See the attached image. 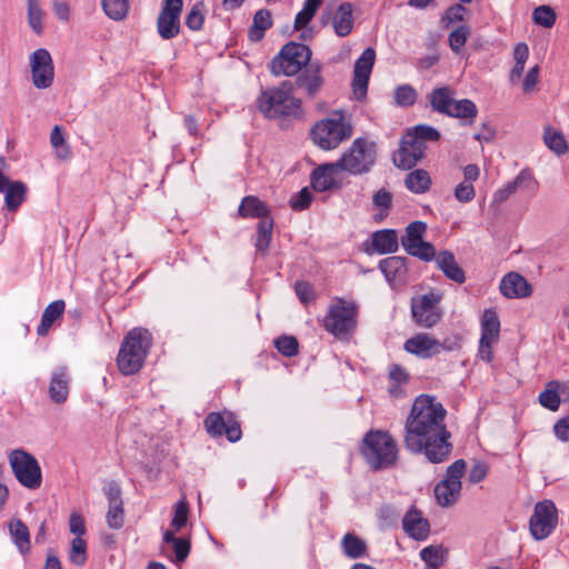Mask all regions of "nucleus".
<instances>
[{
  "label": "nucleus",
  "mask_w": 569,
  "mask_h": 569,
  "mask_svg": "<svg viewBox=\"0 0 569 569\" xmlns=\"http://www.w3.org/2000/svg\"><path fill=\"white\" fill-rule=\"evenodd\" d=\"M447 410L429 395L418 396L405 423L403 443L411 453H422L430 463L448 460L452 443L445 419Z\"/></svg>",
  "instance_id": "1"
},
{
  "label": "nucleus",
  "mask_w": 569,
  "mask_h": 569,
  "mask_svg": "<svg viewBox=\"0 0 569 569\" xmlns=\"http://www.w3.org/2000/svg\"><path fill=\"white\" fill-rule=\"evenodd\" d=\"M258 107L269 119L300 118L303 113L301 100L293 96V83L290 80L262 90L258 98Z\"/></svg>",
  "instance_id": "2"
},
{
  "label": "nucleus",
  "mask_w": 569,
  "mask_h": 569,
  "mask_svg": "<svg viewBox=\"0 0 569 569\" xmlns=\"http://www.w3.org/2000/svg\"><path fill=\"white\" fill-rule=\"evenodd\" d=\"M151 347L152 335L148 329L141 327L131 329L123 338L117 356L120 372L124 376L139 372Z\"/></svg>",
  "instance_id": "3"
},
{
  "label": "nucleus",
  "mask_w": 569,
  "mask_h": 569,
  "mask_svg": "<svg viewBox=\"0 0 569 569\" xmlns=\"http://www.w3.org/2000/svg\"><path fill=\"white\" fill-rule=\"evenodd\" d=\"M360 451L372 470L390 468L398 460L397 441L389 432L382 430L368 431Z\"/></svg>",
  "instance_id": "4"
},
{
  "label": "nucleus",
  "mask_w": 569,
  "mask_h": 569,
  "mask_svg": "<svg viewBox=\"0 0 569 569\" xmlns=\"http://www.w3.org/2000/svg\"><path fill=\"white\" fill-rule=\"evenodd\" d=\"M376 159V143L366 138H357L341 158L335 162V166L352 176H360L372 169Z\"/></svg>",
  "instance_id": "5"
},
{
  "label": "nucleus",
  "mask_w": 569,
  "mask_h": 569,
  "mask_svg": "<svg viewBox=\"0 0 569 569\" xmlns=\"http://www.w3.org/2000/svg\"><path fill=\"white\" fill-rule=\"evenodd\" d=\"M311 54L308 46L290 41L270 61V72L276 77L295 76L310 64Z\"/></svg>",
  "instance_id": "6"
},
{
  "label": "nucleus",
  "mask_w": 569,
  "mask_h": 569,
  "mask_svg": "<svg viewBox=\"0 0 569 569\" xmlns=\"http://www.w3.org/2000/svg\"><path fill=\"white\" fill-rule=\"evenodd\" d=\"M352 134V127L341 112L333 117L318 121L311 129L310 136L315 144L322 150L336 149L342 141Z\"/></svg>",
  "instance_id": "7"
},
{
  "label": "nucleus",
  "mask_w": 569,
  "mask_h": 569,
  "mask_svg": "<svg viewBox=\"0 0 569 569\" xmlns=\"http://www.w3.org/2000/svg\"><path fill=\"white\" fill-rule=\"evenodd\" d=\"M8 459L20 485L31 490L40 488L42 482L41 468L31 453L23 449H14L9 453Z\"/></svg>",
  "instance_id": "8"
},
{
  "label": "nucleus",
  "mask_w": 569,
  "mask_h": 569,
  "mask_svg": "<svg viewBox=\"0 0 569 569\" xmlns=\"http://www.w3.org/2000/svg\"><path fill=\"white\" fill-rule=\"evenodd\" d=\"M358 309L355 303L336 305L323 320L325 329L336 338H348L357 326Z\"/></svg>",
  "instance_id": "9"
},
{
  "label": "nucleus",
  "mask_w": 569,
  "mask_h": 569,
  "mask_svg": "<svg viewBox=\"0 0 569 569\" xmlns=\"http://www.w3.org/2000/svg\"><path fill=\"white\" fill-rule=\"evenodd\" d=\"M558 523V511L551 500L536 503L529 520V530L533 539L543 540L551 535Z\"/></svg>",
  "instance_id": "10"
},
{
  "label": "nucleus",
  "mask_w": 569,
  "mask_h": 569,
  "mask_svg": "<svg viewBox=\"0 0 569 569\" xmlns=\"http://www.w3.org/2000/svg\"><path fill=\"white\" fill-rule=\"evenodd\" d=\"M440 300L441 295L435 291L422 295L420 298L412 299V318L418 326L431 328L440 321L441 312L437 307Z\"/></svg>",
  "instance_id": "11"
},
{
  "label": "nucleus",
  "mask_w": 569,
  "mask_h": 569,
  "mask_svg": "<svg viewBox=\"0 0 569 569\" xmlns=\"http://www.w3.org/2000/svg\"><path fill=\"white\" fill-rule=\"evenodd\" d=\"M203 423L207 432L211 437H221L224 435L230 442H236L241 439V427L232 412H210L204 418Z\"/></svg>",
  "instance_id": "12"
},
{
  "label": "nucleus",
  "mask_w": 569,
  "mask_h": 569,
  "mask_svg": "<svg viewBox=\"0 0 569 569\" xmlns=\"http://www.w3.org/2000/svg\"><path fill=\"white\" fill-rule=\"evenodd\" d=\"M183 0H163L157 19V31L163 40L176 38L180 32V14Z\"/></svg>",
  "instance_id": "13"
},
{
  "label": "nucleus",
  "mask_w": 569,
  "mask_h": 569,
  "mask_svg": "<svg viewBox=\"0 0 569 569\" xmlns=\"http://www.w3.org/2000/svg\"><path fill=\"white\" fill-rule=\"evenodd\" d=\"M375 60L376 51L372 48L365 49L361 56L356 60L352 78V91L357 100H362L367 94Z\"/></svg>",
  "instance_id": "14"
},
{
  "label": "nucleus",
  "mask_w": 569,
  "mask_h": 569,
  "mask_svg": "<svg viewBox=\"0 0 569 569\" xmlns=\"http://www.w3.org/2000/svg\"><path fill=\"white\" fill-rule=\"evenodd\" d=\"M32 82L38 89H46L53 81V63L47 49H37L30 58Z\"/></svg>",
  "instance_id": "15"
},
{
  "label": "nucleus",
  "mask_w": 569,
  "mask_h": 569,
  "mask_svg": "<svg viewBox=\"0 0 569 569\" xmlns=\"http://www.w3.org/2000/svg\"><path fill=\"white\" fill-rule=\"evenodd\" d=\"M322 67L319 63H310L299 73L293 83V91L296 89L306 93V97L313 99L322 89L325 79L321 74Z\"/></svg>",
  "instance_id": "16"
},
{
  "label": "nucleus",
  "mask_w": 569,
  "mask_h": 569,
  "mask_svg": "<svg viewBox=\"0 0 569 569\" xmlns=\"http://www.w3.org/2000/svg\"><path fill=\"white\" fill-rule=\"evenodd\" d=\"M330 21L338 37H347L353 29L352 4L350 2H342L333 16L330 11H323L320 17V23L326 26Z\"/></svg>",
  "instance_id": "17"
},
{
  "label": "nucleus",
  "mask_w": 569,
  "mask_h": 569,
  "mask_svg": "<svg viewBox=\"0 0 569 569\" xmlns=\"http://www.w3.org/2000/svg\"><path fill=\"white\" fill-rule=\"evenodd\" d=\"M425 156V147H420L403 134L399 142L398 150L392 154L393 164L402 170L413 168Z\"/></svg>",
  "instance_id": "18"
},
{
  "label": "nucleus",
  "mask_w": 569,
  "mask_h": 569,
  "mask_svg": "<svg viewBox=\"0 0 569 569\" xmlns=\"http://www.w3.org/2000/svg\"><path fill=\"white\" fill-rule=\"evenodd\" d=\"M537 186L538 183L531 171L523 169L512 181L508 182L495 192L492 204L505 202L512 193L520 189L535 191Z\"/></svg>",
  "instance_id": "19"
},
{
  "label": "nucleus",
  "mask_w": 569,
  "mask_h": 569,
  "mask_svg": "<svg viewBox=\"0 0 569 569\" xmlns=\"http://www.w3.org/2000/svg\"><path fill=\"white\" fill-rule=\"evenodd\" d=\"M440 341L432 338L428 333H417L409 338L403 348L407 352L412 353L422 359H429L439 355Z\"/></svg>",
  "instance_id": "20"
},
{
  "label": "nucleus",
  "mask_w": 569,
  "mask_h": 569,
  "mask_svg": "<svg viewBox=\"0 0 569 569\" xmlns=\"http://www.w3.org/2000/svg\"><path fill=\"white\" fill-rule=\"evenodd\" d=\"M499 289L501 295L508 299L527 298L532 292V288L526 278L515 271L503 276Z\"/></svg>",
  "instance_id": "21"
},
{
  "label": "nucleus",
  "mask_w": 569,
  "mask_h": 569,
  "mask_svg": "<svg viewBox=\"0 0 569 569\" xmlns=\"http://www.w3.org/2000/svg\"><path fill=\"white\" fill-rule=\"evenodd\" d=\"M402 528L409 537L418 541L426 540L430 533L429 521L413 506L406 512Z\"/></svg>",
  "instance_id": "22"
},
{
  "label": "nucleus",
  "mask_w": 569,
  "mask_h": 569,
  "mask_svg": "<svg viewBox=\"0 0 569 569\" xmlns=\"http://www.w3.org/2000/svg\"><path fill=\"white\" fill-rule=\"evenodd\" d=\"M71 377L67 367L54 369L50 377L49 397L52 402L62 405L68 400Z\"/></svg>",
  "instance_id": "23"
},
{
  "label": "nucleus",
  "mask_w": 569,
  "mask_h": 569,
  "mask_svg": "<svg viewBox=\"0 0 569 569\" xmlns=\"http://www.w3.org/2000/svg\"><path fill=\"white\" fill-rule=\"evenodd\" d=\"M339 168L332 163H323L312 170L310 174L311 186L318 192H325L337 187L333 174Z\"/></svg>",
  "instance_id": "24"
},
{
  "label": "nucleus",
  "mask_w": 569,
  "mask_h": 569,
  "mask_svg": "<svg viewBox=\"0 0 569 569\" xmlns=\"http://www.w3.org/2000/svg\"><path fill=\"white\" fill-rule=\"evenodd\" d=\"M436 264L448 279L460 284L466 281L465 271L457 263L455 254L451 251L442 250L438 252Z\"/></svg>",
  "instance_id": "25"
},
{
  "label": "nucleus",
  "mask_w": 569,
  "mask_h": 569,
  "mask_svg": "<svg viewBox=\"0 0 569 569\" xmlns=\"http://www.w3.org/2000/svg\"><path fill=\"white\" fill-rule=\"evenodd\" d=\"M0 192L4 193V202L9 211H17L26 200L27 186L22 181H12L4 176Z\"/></svg>",
  "instance_id": "26"
},
{
  "label": "nucleus",
  "mask_w": 569,
  "mask_h": 569,
  "mask_svg": "<svg viewBox=\"0 0 569 569\" xmlns=\"http://www.w3.org/2000/svg\"><path fill=\"white\" fill-rule=\"evenodd\" d=\"M238 213L242 218H272L269 206L256 196H246L238 208Z\"/></svg>",
  "instance_id": "27"
},
{
  "label": "nucleus",
  "mask_w": 569,
  "mask_h": 569,
  "mask_svg": "<svg viewBox=\"0 0 569 569\" xmlns=\"http://www.w3.org/2000/svg\"><path fill=\"white\" fill-rule=\"evenodd\" d=\"M372 247L380 254L393 253L398 250V236L393 229H383L372 234Z\"/></svg>",
  "instance_id": "28"
},
{
  "label": "nucleus",
  "mask_w": 569,
  "mask_h": 569,
  "mask_svg": "<svg viewBox=\"0 0 569 569\" xmlns=\"http://www.w3.org/2000/svg\"><path fill=\"white\" fill-rule=\"evenodd\" d=\"M272 27L271 12L268 9H259L253 16L252 24L249 28L248 37L252 42H259L264 33Z\"/></svg>",
  "instance_id": "29"
},
{
  "label": "nucleus",
  "mask_w": 569,
  "mask_h": 569,
  "mask_svg": "<svg viewBox=\"0 0 569 569\" xmlns=\"http://www.w3.org/2000/svg\"><path fill=\"white\" fill-rule=\"evenodd\" d=\"M66 303L63 300H54L49 303L42 312L40 325L37 328V333L44 337L53 322L61 318L64 312Z\"/></svg>",
  "instance_id": "30"
},
{
  "label": "nucleus",
  "mask_w": 569,
  "mask_h": 569,
  "mask_svg": "<svg viewBox=\"0 0 569 569\" xmlns=\"http://www.w3.org/2000/svg\"><path fill=\"white\" fill-rule=\"evenodd\" d=\"M461 491V486L447 480L439 481L435 487V497L440 507L447 508L456 503Z\"/></svg>",
  "instance_id": "31"
},
{
  "label": "nucleus",
  "mask_w": 569,
  "mask_h": 569,
  "mask_svg": "<svg viewBox=\"0 0 569 569\" xmlns=\"http://www.w3.org/2000/svg\"><path fill=\"white\" fill-rule=\"evenodd\" d=\"M448 117L460 119L463 124H472L478 114V108L469 99L453 100Z\"/></svg>",
  "instance_id": "32"
},
{
  "label": "nucleus",
  "mask_w": 569,
  "mask_h": 569,
  "mask_svg": "<svg viewBox=\"0 0 569 569\" xmlns=\"http://www.w3.org/2000/svg\"><path fill=\"white\" fill-rule=\"evenodd\" d=\"M163 541L172 547L174 552L172 561L174 563L179 565L186 561L191 551V542L189 538L176 537L173 531L166 530L163 532Z\"/></svg>",
  "instance_id": "33"
},
{
  "label": "nucleus",
  "mask_w": 569,
  "mask_h": 569,
  "mask_svg": "<svg viewBox=\"0 0 569 569\" xmlns=\"http://www.w3.org/2000/svg\"><path fill=\"white\" fill-rule=\"evenodd\" d=\"M407 259L399 256L388 257L379 263V269L386 279L391 282L398 278H402L407 273Z\"/></svg>",
  "instance_id": "34"
},
{
  "label": "nucleus",
  "mask_w": 569,
  "mask_h": 569,
  "mask_svg": "<svg viewBox=\"0 0 569 569\" xmlns=\"http://www.w3.org/2000/svg\"><path fill=\"white\" fill-rule=\"evenodd\" d=\"M9 532L13 543L21 555L30 552V532L28 527L20 520L13 519L9 522Z\"/></svg>",
  "instance_id": "35"
},
{
  "label": "nucleus",
  "mask_w": 569,
  "mask_h": 569,
  "mask_svg": "<svg viewBox=\"0 0 569 569\" xmlns=\"http://www.w3.org/2000/svg\"><path fill=\"white\" fill-rule=\"evenodd\" d=\"M452 91L448 87L433 89L429 94V102L433 111L447 116L453 102Z\"/></svg>",
  "instance_id": "36"
},
{
  "label": "nucleus",
  "mask_w": 569,
  "mask_h": 569,
  "mask_svg": "<svg viewBox=\"0 0 569 569\" xmlns=\"http://www.w3.org/2000/svg\"><path fill=\"white\" fill-rule=\"evenodd\" d=\"M500 333V320L498 313L492 309H486L481 318L480 339L498 341Z\"/></svg>",
  "instance_id": "37"
},
{
  "label": "nucleus",
  "mask_w": 569,
  "mask_h": 569,
  "mask_svg": "<svg viewBox=\"0 0 569 569\" xmlns=\"http://www.w3.org/2000/svg\"><path fill=\"white\" fill-rule=\"evenodd\" d=\"M405 186L411 192L421 194L430 189L431 178L426 170L416 169L407 174Z\"/></svg>",
  "instance_id": "38"
},
{
  "label": "nucleus",
  "mask_w": 569,
  "mask_h": 569,
  "mask_svg": "<svg viewBox=\"0 0 569 569\" xmlns=\"http://www.w3.org/2000/svg\"><path fill=\"white\" fill-rule=\"evenodd\" d=\"M272 230H273V218H264L260 220L257 226V238H256V249L262 256H266L269 251V247L272 239Z\"/></svg>",
  "instance_id": "39"
},
{
  "label": "nucleus",
  "mask_w": 569,
  "mask_h": 569,
  "mask_svg": "<svg viewBox=\"0 0 569 569\" xmlns=\"http://www.w3.org/2000/svg\"><path fill=\"white\" fill-rule=\"evenodd\" d=\"M427 231V223L423 221L410 222L406 228V236L401 239V244L406 251L423 241V234Z\"/></svg>",
  "instance_id": "40"
},
{
  "label": "nucleus",
  "mask_w": 569,
  "mask_h": 569,
  "mask_svg": "<svg viewBox=\"0 0 569 569\" xmlns=\"http://www.w3.org/2000/svg\"><path fill=\"white\" fill-rule=\"evenodd\" d=\"M406 134L409 136L410 141L425 148L427 141H438L440 139V132L428 124H417Z\"/></svg>",
  "instance_id": "41"
},
{
  "label": "nucleus",
  "mask_w": 569,
  "mask_h": 569,
  "mask_svg": "<svg viewBox=\"0 0 569 569\" xmlns=\"http://www.w3.org/2000/svg\"><path fill=\"white\" fill-rule=\"evenodd\" d=\"M341 546L345 555L350 559L362 558L367 552V543L351 532L343 536Z\"/></svg>",
  "instance_id": "42"
},
{
  "label": "nucleus",
  "mask_w": 569,
  "mask_h": 569,
  "mask_svg": "<svg viewBox=\"0 0 569 569\" xmlns=\"http://www.w3.org/2000/svg\"><path fill=\"white\" fill-rule=\"evenodd\" d=\"M560 383L559 381L552 380L546 385L543 391L539 395L540 405L549 409L550 411H557L560 406V395H559Z\"/></svg>",
  "instance_id": "43"
},
{
  "label": "nucleus",
  "mask_w": 569,
  "mask_h": 569,
  "mask_svg": "<svg viewBox=\"0 0 569 569\" xmlns=\"http://www.w3.org/2000/svg\"><path fill=\"white\" fill-rule=\"evenodd\" d=\"M545 144L556 154L561 156L568 152L569 148L563 134L551 127L545 128L543 131Z\"/></svg>",
  "instance_id": "44"
},
{
  "label": "nucleus",
  "mask_w": 569,
  "mask_h": 569,
  "mask_svg": "<svg viewBox=\"0 0 569 569\" xmlns=\"http://www.w3.org/2000/svg\"><path fill=\"white\" fill-rule=\"evenodd\" d=\"M104 13L114 21L123 20L130 9V0H101Z\"/></svg>",
  "instance_id": "45"
},
{
  "label": "nucleus",
  "mask_w": 569,
  "mask_h": 569,
  "mask_svg": "<svg viewBox=\"0 0 569 569\" xmlns=\"http://www.w3.org/2000/svg\"><path fill=\"white\" fill-rule=\"evenodd\" d=\"M87 543L80 537L71 540L69 560L77 567H82L87 562Z\"/></svg>",
  "instance_id": "46"
},
{
  "label": "nucleus",
  "mask_w": 569,
  "mask_h": 569,
  "mask_svg": "<svg viewBox=\"0 0 569 569\" xmlns=\"http://www.w3.org/2000/svg\"><path fill=\"white\" fill-rule=\"evenodd\" d=\"M28 22L37 34L42 32L43 26L40 0H28Z\"/></svg>",
  "instance_id": "47"
},
{
  "label": "nucleus",
  "mask_w": 569,
  "mask_h": 569,
  "mask_svg": "<svg viewBox=\"0 0 569 569\" xmlns=\"http://www.w3.org/2000/svg\"><path fill=\"white\" fill-rule=\"evenodd\" d=\"M470 36V28L468 26H460L449 33L448 42L450 49L455 53H460L462 47Z\"/></svg>",
  "instance_id": "48"
},
{
  "label": "nucleus",
  "mask_w": 569,
  "mask_h": 569,
  "mask_svg": "<svg viewBox=\"0 0 569 569\" xmlns=\"http://www.w3.org/2000/svg\"><path fill=\"white\" fill-rule=\"evenodd\" d=\"M556 18L553 9L549 6H539L532 13L535 23L545 28H551L556 22Z\"/></svg>",
  "instance_id": "49"
},
{
  "label": "nucleus",
  "mask_w": 569,
  "mask_h": 569,
  "mask_svg": "<svg viewBox=\"0 0 569 569\" xmlns=\"http://www.w3.org/2000/svg\"><path fill=\"white\" fill-rule=\"evenodd\" d=\"M203 22V3L197 2L192 6L186 17V26L192 31H199L202 29Z\"/></svg>",
  "instance_id": "50"
},
{
  "label": "nucleus",
  "mask_w": 569,
  "mask_h": 569,
  "mask_svg": "<svg viewBox=\"0 0 569 569\" xmlns=\"http://www.w3.org/2000/svg\"><path fill=\"white\" fill-rule=\"evenodd\" d=\"M395 102L400 107H410L415 104L417 99L416 90L409 84L397 87L393 96Z\"/></svg>",
  "instance_id": "51"
},
{
  "label": "nucleus",
  "mask_w": 569,
  "mask_h": 569,
  "mask_svg": "<svg viewBox=\"0 0 569 569\" xmlns=\"http://www.w3.org/2000/svg\"><path fill=\"white\" fill-rule=\"evenodd\" d=\"M50 142L52 147L57 149V156L60 159H68L70 157V148L66 144L63 132L59 126L53 127L50 134Z\"/></svg>",
  "instance_id": "52"
},
{
  "label": "nucleus",
  "mask_w": 569,
  "mask_h": 569,
  "mask_svg": "<svg viewBox=\"0 0 569 569\" xmlns=\"http://www.w3.org/2000/svg\"><path fill=\"white\" fill-rule=\"evenodd\" d=\"M274 347L284 357H293L299 351L298 340L292 336H281L274 340Z\"/></svg>",
  "instance_id": "53"
},
{
  "label": "nucleus",
  "mask_w": 569,
  "mask_h": 569,
  "mask_svg": "<svg viewBox=\"0 0 569 569\" xmlns=\"http://www.w3.org/2000/svg\"><path fill=\"white\" fill-rule=\"evenodd\" d=\"M189 515V505L186 499L179 500L174 506V515L171 520L170 526L179 531L182 527L187 525Z\"/></svg>",
  "instance_id": "54"
},
{
  "label": "nucleus",
  "mask_w": 569,
  "mask_h": 569,
  "mask_svg": "<svg viewBox=\"0 0 569 569\" xmlns=\"http://www.w3.org/2000/svg\"><path fill=\"white\" fill-rule=\"evenodd\" d=\"M407 252L410 256L416 257L426 262H429L432 260L436 261V258L438 254V253H436V249H435L433 244L430 242H427V241H422V242L416 244V247H413L412 249H409Z\"/></svg>",
  "instance_id": "55"
},
{
  "label": "nucleus",
  "mask_w": 569,
  "mask_h": 569,
  "mask_svg": "<svg viewBox=\"0 0 569 569\" xmlns=\"http://www.w3.org/2000/svg\"><path fill=\"white\" fill-rule=\"evenodd\" d=\"M420 558L426 565H442L445 560V550L442 546H428L420 551Z\"/></svg>",
  "instance_id": "56"
},
{
  "label": "nucleus",
  "mask_w": 569,
  "mask_h": 569,
  "mask_svg": "<svg viewBox=\"0 0 569 569\" xmlns=\"http://www.w3.org/2000/svg\"><path fill=\"white\" fill-rule=\"evenodd\" d=\"M466 467L467 463L463 459L456 460L447 468L445 480L449 481L450 483L455 482L456 485H460L462 487L461 478L466 472Z\"/></svg>",
  "instance_id": "57"
},
{
  "label": "nucleus",
  "mask_w": 569,
  "mask_h": 569,
  "mask_svg": "<svg viewBox=\"0 0 569 569\" xmlns=\"http://www.w3.org/2000/svg\"><path fill=\"white\" fill-rule=\"evenodd\" d=\"M107 523L112 529H120L124 523L123 505H109Z\"/></svg>",
  "instance_id": "58"
},
{
  "label": "nucleus",
  "mask_w": 569,
  "mask_h": 569,
  "mask_svg": "<svg viewBox=\"0 0 569 569\" xmlns=\"http://www.w3.org/2000/svg\"><path fill=\"white\" fill-rule=\"evenodd\" d=\"M312 201V193L308 188H302L298 193L291 197L290 207L295 211H302L309 208Z\"/></svg>",
  "instance_id": "59"
},
{
  "label": "nucleus",
  "mask_w": 569,
  "mask_h": 569,
  "mask_svg": "<svg viewBox=\"0 0 569 569\" xmlns=\"http://www.w3.org/2000/svg\"><path fill=\"white\" fill-rule=\"evenodd\" d=\"M476 196L475 187L469 182H461L455 189V198L462 203L470 202Z\"/></svg>",
  "instance_id": "60"
},
{
  "label": "nucleus",
  "mask_w": 569,
  "mask_h": 569,
  "mask_svg": "<svg viewBox=\"0 0 569 569\" xmlns=\"http://www.w3.org/2000/svg\"><path fill=\"white\" fill-rule=\"evenodd\" d=\"M104 495L108 499V506L109 505H123L122 501V491L120 486L116 481H110L104 488H103Z\"/></svg>",
  "instance_id": "61"
},
{
  "label": "nucleus",
  "mask_w": 569,
  "mask_h": 569,
  "mask_svg": "<svg viewBox=\"0 0 569 569\" xmlns=\"http://www.w3.org/2000/svg\"><path fill=\"white\" fill-rule=\"evenodd\" d=\"M372 202L376 208L389 210L392 203V194L385 188L379 189L372 197Z\"/></svg>",
  "instance_id": "62"
},
{
  "label": "nucleus",
  "mask_w": 569,
  "mask_h": 569,
  "mask_svg": "<svg viewBox=\"0 0 569 569\" xmlns=\"http://www.w3.org/2000/svg\"><path fill=\"white\" fill-rule=\"evenodd\" d=\"M295 290L299 300L305 305L315 299L313 289L307 281H297L295 284Z\"/></svg>",
  "instance_id": "63"
},
{
  "label": "nucleus",
  "mask_w": 569,
  "mask_h": 569,
  "mask_svg": "<svg viewBox=\"0 0 569 569\" xmlns=\"http://www.w3.org/2000/svg\"><path fill=\"white\" fill-rule=\"evenodd\" d=\"M553 432L560 441H569V415L555 423Z\"/></svg>",
  "instance_id": "64"
}]
</instances>
